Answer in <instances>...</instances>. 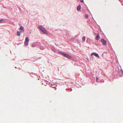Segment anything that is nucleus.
Here are the masks:
<instances>
[{"mask_svg":"<svg viewBox=\"0 0 123 123\" xmlns=\"http://www.w3.org/2000/svg\"><path fill=\"white\" fill-rule=\"evenodd\" d=\"M122 73H123V71L122 70Z\"/></svg>","mask_w":123,"mask_h":123,"instance_id":"obj_17","label":"nucleus"},{"mask_svg":"<svg viewBox=\"0 0 123 123\" xmlns=\"http://www.w3.org/2000/svg\"><path fill=\"white\" fill-rule=\"evenodd\" d=\"M43 32L45 34L47 33V32L46 30L45 29H44L43 30Z\"/></svg>","mask_w":123,"mask_h":123,"instance_id":"obj_9","label":"nucleus"},{"mask_svg":"<svg viewBox=\"0 0 123 123\" xmlns=\"http://www.w3.org/2000/svg\"><path fill=\"white\" fill-rule=\"evenodd\" d=\"M39 27L40 30L42 31H43V30L44 29V28L41 25H39Z\"/></svg>","mask_w":123,"mask_h":123,"instance_id":"obj_6","label":"nucleus"},{"mask_svg":"<svg viewBox=\"0 0 123 123\" xmlns=\"http://www.w3.org/2000/svg\"><path fill=\"white\" fill-rule=\"evenodd\" d=\"M17 35L18 36H19L20 35V32L19 31H18L17 32Z\"/></svg>","mask_w":123,"mask_h":123,"instance_id":"obj_10","label":"nucleus"},{"mask_svg":"<svg viewBox=\"0 0 123 123\" xmlns=\"http://www.w3.org/2000/svg\"><path fill=\"white\" fill-rule=\"evenodd\" d=\"M3 21V19H0V23H1Z\"/></svg>","mask_w":123,"mask_h":123,"instance_id":"obj_12","label":"nucleus"},{"mask_svg":"<svg viewBox=\"0 0 123 123\" xmlns=\"http://www.w3.org/2000/svg\"><path fill=\"white\" fill-rule=\"evenodd\" d=\"M94 55L95 56L97 57L98 58H99V56L95 52H93L91 54V55Z\"/></svg>","mask_w":123,"mask_h":123,"instance_id":"obj_2","label":"nucleus"},{"mask_svg":"<svg viewBox=\"0 0 123 123\" xmlns=\"http://www.w3.org/2000/svg\"><path fill=\"white\" fill-rule=\"evenodd\" d=\"M52 50H53V51H54V49H52Z\"/></svg>","mask_w":123,"mask_h":123,"instance_id":"obj_19","label":"nucleus"},{"mask_svg":"<svg viewBox=\"0 0 123 123\" xmlns=\"http://www.w3.org/2000/svg\"><path fill=\"white\" fill-rule=\"evenodd\" d=\"M29 39L28 37H26L25 39V41L24 43L25 45L27 46L28 44V42L29 41Z\"/></svg>","mask_w":123,"mask_h":123,"instance_id":"obj_1","label":"nucleus"},{"mask_svg":"<svg viewBox=\"0 0 123 123\" xmlns=\"http://www.w3.org/2000/svg\"><path fill=\"white\" fill-rule=\"evenodd\" d=\"M71 90H72V89H71Z\"/></svg>","mask_w":123,"mask_h":123,"instance_id":"obj_21","label":"nucleus"},{"mask_svg":"<svg viewBox=\"0 0 123 123\" xmlns=\"http://www.w3.org/2000/svg\"><path fill=\"white\" fill-rule=\"evenodd\" d=\"M81 6L80 5H79L77 7V10L78 11H79L80 9Z\"/></svg>","mask_w":123,"mask_h":123,"instance_id":"obj_8","label":"nucleus"},{"mask_svg":"<svg viewBox=\"0 0 123 123\" xmlns=\"http://www.w3.org/2000/svg\"><path fill=\"white\" fill-rule=\"evenodd\" d=\"M52 50H53V51H54V49H52Z\"/></svg>","mask_w":123,"mask_h":123,"instance_id":"obj_20","label":"nucleus"},{"mask_svg":"<svg viewBox=\"0 0 123 123\" xmlns=\"http://www.w3.org/2000/svg\"><path fill=\"white\" fill-rule=\"evenodd\" d=\"M20 30H21L22 31H21V32H24V29L23 27L22 26H21L19 28Z\"/></svg>","mask_w":123,"mask_h":123,"instance_id":"obj_5","label":"nucleus"},{"mask_svg":"<svg viewBox=\"0 0 123 123\" xmlns=\"http://www.w3.org/2000/svg\"><path fill=\"white\" fill-rule=\"evenodd\" d=\"M63 56L68 59L71 58V56L67 54H65Z\"/></svg>","mask_w":123,"mask_h":123,"instance_id":"obj_3","label":"nucleus"},{"mask_svg":"<svg viewBox=\"0 0 123 123\" xmlns=\"http://www.w3.org/2000/svg\"><path fill=\"white\" fill-rule=\"evenodd\" d=\"M101 42L103 43V44L104 45H106V42L105 40L103 39H101Z\"/></svg>","mask_w":123,"mask_h":123,"instance_id":"obj_4","label":"nucleus"},{"mask_svg":"<svg viewBox=\"0 0 123 123\" xmlns=\"http://www.w3.org/2000/svg\"><path fill=\"white\" fill-rule=\"evenodd\" d=\"M86 37H84L82 38V40L83 41H84Z\"/></svg>","mask_w":123,"mask_h":123,"instance_id":"obj_11","label":"nucleus"},{"mask_svg":"<svg viewBox=\"0 0 123 123\" xmlns=\"http://www.w3.org/2000/svg\"><path fill=\"white\" fill-rule=\"evenodd\" d=\"M95 39L96 40H99L100 39V37L99 34H97V36L95 38Z\"/></svg>","mask_w":123,"mask_h":123,"instance_id":"obj_7","label":"nucleus"},{"mask_svg":"<svg viewBox=\"0 0 123 123\" xmlns=\"http://www.w3.org/2000/svg\"><path fill=\"white\" fill-rule=\"evenodd\" d=\"M96 82H98V79L97 77H96Z\"/></svg>","mask_w":123,"mask_h":123,"instance_id":"obj_14","label":"nucleus"},{"mask_svg":"<svg viewBox=\"0 0 123 123\" xmlns=\"http://www.w3.org/2000/svg\"><path fill=\"white\" fill-rule=\"evenodd\" d=\"M60 53L61 54V55H64V54L65 53H64L62 52H60Z\"/></svg>","mask_w":123,"mask_h":123,"instance_id":"obj_13","label":"nucleus"},{"mask_svg":"<svg viewBox=\"0 0 123 123\" xmlns=\"http://www.w3.org/2000/svg\"><path fill=\"white\" fill-rule=\"evenodd\" d=\"M80 1L81 2H83V0H80Z\"/></svg>","mask_w":123,"mask_h":123,"instance_id":"obj_16","label":"nucleus"},{"mask_svg":"<svg viewBox=\"0 0 123 123\" xmlns=\"http://www.w3.org/2000/svg\"><path fill=\"white\" fill-rule=\"evenodd\" d=\"M68 90V89H66V90Z\"/></svg>","mask_w":123,"mask_h":123,"instance_id":"obj_18","label":"nucleus"},{"mask_svg":"<svg viewBox=\"0 0 123 123\" xmlns=\"http://www.w3.org/2000/svg\"><path fill=\"white\" fill-rule=\"evenodd\" d=\"M88 16V15L86 14L85 15V17L86 18H87Z\"/></svg>","mask_w":123,"mask_h":123,"instance_id":"obj_15","label":"nucleus"}]
</instances>
